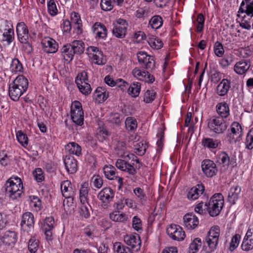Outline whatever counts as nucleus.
Returning <instances> with one entry per match:
<instances>
[{"label": "nucleus", "mask_w": 253, "mask_h": 253, "mask_svg": "<svg viewBox=\"0 0 253 253\" xmlns=\"http://www.w3.org/2000/svg\"><path fill=\"white\" fill-rule=\"evenodd\" d=\"M84 43L80 40H75L70 43L65 44L61 49L64 58L68 62L71 61L75 54L80 55L84 50Z\"/></svg>", "instance_id": "f257e3e1"}, {"label": "nucleus", "mask_w": 253, "mask_h": 253, "mask_svg": "<svg viewBox=\"0 0 253 253\" xmlns=\"http://www.w3.org/2000/svg\"><path fill=\"white\" fill-rule=\"evenodd\" d=\"M5 195L12 200H15L21 197L23 192V183L18 177H10L4 185Z\"/></svg>", "instance_id": "f03ea898"}, {"label": "nucleus", "mask_w": 253, "mask_h": 253, "mask_svg": "<svg viewBox=\"0 0 253 253\" xmlns=\"http://www.w3.org/2000/svg\"><path fill=\"white\" fill-rule=\"evenodd\" d=\"M224 205V197L221 193L214 194L210 199L208 203H206L205 206L210 216L215 217L219 214Z\"/></svg>", "instance_id": "7ed1b4c3"}, {"label": "nucleus", "mask_w": 253, "mask_h": 253, "mask_svg": "<svg viewBox=\"0 0 253 253\" xmlns=\"http://www.w3.org/2000/svg\"><path fill=\"white\" fill-rule=\"evenodd\" d=\"M208 126L211 130L216 133H223L227 127L224 119L216 116H213L209 119Z\"/></svg>", "instance_id": "20e7f679"}, {"label": "nucleus", "mask_w": 253, "mask_h": 253, "mask_svg": "<svg viewBox=\"0 0 253 253\" xmlns=\"http://www.w3.org/2000/svg\"><path fill=\"white\" fill-rule=\"evenodd\" d=\"M137 55L138 62L144 68L150 70L155 68V63L153 56L148 55L146 52L142 51H139Z\"/></svg>", "instance_id": "39448f33"}, {"label": "nucleus", "mask_w": 253, "mask_h": 253, "mask_svg": "<svg viewBox=\"0 0 253 253\" xmlns=\"http://www.w3.org/2000/svg\"><path fill=\"white\" fill-rule=\"evenodd\" d=\"M167 233L170 238L173 240L182 241L185 237L184 231L179 225L171 224L167 229Z\"/></svg>", "instance_id": "423d86ee"}, {"label": "nucleus", "mask_w": 253, "mask_h": 253, "mask_svg": "<svg viewBox=\"0 0 253 253\" xmlns=\"http://www.w3.org/2000/svg\"><path fill=\"white\" fill-rule=\"evenodd\" d=\"M201 167L203 173L208 177H212L218 171L216 164L213 161L210 159L203 160Z\"/></svg>", "instance_id": "0eeeda50"}, {"label": "nucleus", "mask_w": 253, "mask_h": 253, "mask_svg": "<svg viewBox=\"0 0 253 253\" xmlns=\"http://www.w3.org/2000/svg\"><path fill=\"white\" fill-rule=\"evenodd\" d=\"M34 216L30 212H25L22 216L20 223L21 229L26 232H29L34 229Z\"/></svg>", "instance_id": "6e6552de"}, {"label": "nucleus", "mask_w": 253, "mask_h": 253, "mask_svg": "<svg viewBox=\"0 0 253 253\" xmlns=\"http://www.w3.org/2000/svg\"><path fill=\"white\" fill-rule=\"evenodd\" d=\"M114 195L115 193L113 189L110 187H105L99 192L98 198L105 206H107L108 204L112 201Z\"/></svg>", "instance_id": "1a4fd4ad"}, {"label": "nucleus", "mask_w": 253, "mask_h": 253, "mask_svg": "<svg viewBox=\"0 0 253 253\" xmlns=\"http://www.w3.org/2000/svg\"><path fill=\"white\" fill-rule=\"evenodd\" d=\"M16 33L20 42H25L29 39V31L24 22L18 23L16 26Z\"/></svg>", "instance_id": "9d476101"}, {"label": "nucleus", "mask_w": 253, "mask_h": 253, "mask_svg": "<svg viewBox=\"0 0 253 253\" xmlns=\"http://www.w3.org/2000/svg\"><path fill=\"white\" fill-rule=\"evenodd\" d=\"M124 241L128 245L134 249L136 251L140 250L141 245V241L138 234L127 235L124 237Z\"/></svg>", "instance_id": "9b49d317"}, {"label": "nucleus", "mask_w": 253, "mask_h": 253, "mask_svg": "<svg viewBox=\"0 0 253 253\" xmlns=\"http://www.w3.org/2000/svg\"><path fill=\"white\" fill-rule=\"evenodd\" d=\"M184 224L188 229H194L199 224L198 217L193 213H187L183 216Z\"/></svg>", "instance_id": "f8f14e48"}, {"label": "nucleus", "mask_w": 253, "mask_h": 253, "mask_svg": "<svg viewBox=\"0 0 253 253\" xmlns=\"http://www.w3.org/2000/svg\"><path fill=\"white\" fill-rule=\"evenodd\" d=\"M239 12L246 13L253 21V0H243L239 8Z\"/></svg>", "instance_id": "ddd939ff"}, {"label": "nucleus", "mask_w": 253, "mask_h": 253, "mask_svg": "<svg viewBox=\"0 0 253 253\" xmlns=\"http://www.w3.org/2000/svg\"><path fill=\"white\" fill-rule=\"evenodd\" d=\"M205 191V186L203 184L196 185L191 188L187 194V198L190 200H195L202 195Z\"/></svg>", "instance_id": "4468645a"}, {"label": "nucleus", "mask_w": 253, "mask_h": 253, "mask_svg": "<svg viewBox=\"0 0 253 253\" xmlns=\"http://www.w3.org/2000/svg\"><path fill=\"white\" fill-rule=\"evenodd\" d=\"M64 163L67 171L69 173L74 174L77 170V161L72 156H66Z\"/></svg>", "instance_id": "2eb2a0df"}, {"label": "nucleus", "mask_w": 253, "mask_h": 253, "mask_svg": "<svg viewBox=\"0 0 253 253\" xmlns=\"http://www.w3.org/2000/svg\"><path fill=\"white\" fill-rule=\"evenodd\" d=\"M94 35L96 38L105 39L107 35V30L105 26L99 22H96L92 26Z\"/></svg>", "instance_id": "dca6fc26"}, {"label": "nucleus", "mask_w": 253, "mask_h": 253, "mask_svg": "<svg viewBox=\"0 0 253 253\" xmlns=\"http://www.w3.org/2000/svg\"><path fill=\"white\" fill-rule=\"evenodd\" d=\"M230 87V81L227 79H223L217 86L216 92L220 96H224L227 95Z\"/></svg>", "instance_id": "f3484780"}, {"label": "nucleus", "mask_w": 253, "mask_h": 253, "mask_svg": "<svg viewBox=\"0 0 253 253\" xmlns=\"http://www.w3.org/2000/svg\"><path fill=\"white\" fill-rule=\"evenodd\" d=\"M1 243L10 246L14 244L17 241V235L15 232L7 231L3 236L0 238Z\"/></svg>", "instance_id": "a211bd4d"}, {"label": "nucleus", "mask_w": 253, "mask_h": 253, "mask_svg": "<svg viewBox=\"0 0 253 253\" xmlns=\"http://www.w3.org/2000/svg\"><path fill=\"white\" fill-rule=\"evenodd\" d=\"M93 98L98 103H101L105 101L109 97V92L102 86L96 88L93 94Z\"/></svg>", "instance_id": "6ab92c4d"}, {"label": "nucleus", "mask_w": 253, "mask_h": 253, "mask_svg": "<svg viewBox=\"0 0 253 253\" xmlns=\"http://www.w3.org/2000/svg\"><path fill=\"white\" fill-rule=\"evenodd\" d=\"M116 166L119 169L123 171H126L129 174L134 175L136 173V170L130 164L126 163L125 160L122 159L117 160L116 162Z\"/></svg>", "instance_id": "aec40b11"}, {"label": "nucleus", "mask_w": 253, "mask_h": 253, "mask_svg": "<svg viewBox=\"0 0 253 253\" xmlns=\"http://www.w3.org/2000/svg\"><path fill=\"white\" fill-rule=\"evenodd\" d=\"M14 39L13 30L11 28L5 29L3 32L0 29V41L6 42L8 45L10 44Z\"/></svg>", "instance_id": "412c9836"}, {"label": "nucleus", "mask_w": 253, "mask_h": 253, "mask_svg": "<svg viewBox=\"0 0 253 253\" xmlns=\"http://www.w3.org/2000/svg\"><path fill=\"white\" fill-rule=\"evenodd\" d=\"M20 88L14 85L12 83L10 84L8 88V93L10 98L15 101H18L20 97L24 93Z\"/></svg>", "instance_id": "4be33fe9"}, {"label": "nucleus", "mask_w": 253, "mask_h": 253, "mask_svg": "<svg viewBox=\"0 0 253 253\" xmlns=\"http://www.w3.org/2000/svg\"><path fill=\"white\" fill-rule=\"evenodd\" d=\"M11 83L24 92L28 87V80L23 75H19Z\"/></svg>", "instance_id": "5701e85b"}, {"label": "nucleus", "mask_w": 253, "mask_h": 253, "mask_svg": "<svg viewBox=\"0 0 253 253\" xmlns=\"http://www.w3.org/2000/svg\"><path fill=\"white\" fill-rule=\"evenodd\" d=\"M250 62L247 60H242L234 66V71L239 75L245 73L250 67Z\"/></svg>", "instance_id": "b1692460"}, {"label": "nucleus", "mask_w": 253, "mask_h": 253, "mask_svg": "<svg viewBox=\"0 0 253 253\" xmlns=\"http://www.w3.org/2000/svg\"><path fill=\"white\" fill-rule=\"evenodd\" d=\"M115 150L118 156L124 158L128 157L129 159L131 158L128 152L126 151V144L124 142L119 141L117 144Z\"/></svg>", "instance_id": "393cba45"}, {"label": "nucleus", "mask_w": 253, "mask_h": 253, "mask_svg": "<svg viewBox=\"0 0 253 253\" xmlns=\"http://www.w3.org/2000/svg\"><path fill=\"white\" fill-rule=\"evenodd\" d=\"M241 191V188L238 186L231 187L228 194V202L232 205L234 204L236 201L238 199Z\"/></svg>", "instance_id": "a878e982"}, {"label": "nucleus", "mask_w": 253, "mask_h": 253, "mask_svg": "<svg viewBox=\"0 0 253 253\" xmlns=\"http://www.w3.org/2000/svg\"><path fill=\"white\" fill-rule=\"evenodd\" d=\"M218 114L222 119L227 118L229 115V106L226 102L219 103L216 106Z\"/></svg>", "instance_id": "bb28decb"}, {"label": "nucleus", "mask_w": 253, "mask_h": 253, "mask_svg": "<svg viewBox=\"0 0 253 253\" xmlns=\"http://www.w3.org/2000/svg\"><path fill=\"white\" fill-rule=\"evenodd\" d=\"M44 51L47 53H55L57 50L58 45L55 41L50 39L42 42Z\"/></svg>", "instance_id": "cd10ccee"}, {"label": "nucleus", "mask_w": 253, "mask_h": 253, "mask_svg": "<svg viewBox=\"0 0 253 253\" xmlns=\"http://www.w3.org/2000/svg\"><path fill=\"white\" fill-rule=\"evenodd\" d=\"M71 117L73 122L77 126H81L84 124L83 110L71 111Z\"/></svg>", "instance_id": "c85d7f7f"}, {"label": "nucleus", "mask_w": 253, "mask_h": 253, "mask_svg": "<svg viewBox=\"0 0 253 253\" xmlns=\"http://www.w3.org/2000/svg\"><path fill=\"white\" fill-rule=\"evenodd\" d=\"M71 182L69 180H65L61 183V190L63 197L66 199H70L72 201L73 200V198L72 197L70 192L72 190V188L70 187Z\"/></svg>", "instance_id": "c756f323"}, {"label": "nucleus", "mask_w": 253, "mask_h": 253, "mask_svg": "<svg viewBox=\"0 0 253 253\" xmlns=\"http://www.w3.org/2000/svg\"><path fill=\"white\" fill-rule=\"evenodd\" d=\"M65 150L70 154L79 156L82 155V148L76 142H70L65 146Z\"/></svg>", "instance_id": "7c9ffc66"}, {"label": "nucleus", "mask_w": 253, "mask_h": 253, "mask_svg": "<svg viewBox=\"0 0 253 253\" xmlns=\"http://www.w3.org/2000/svg\"><path fill=\"white\" fill-rule=\"evenodd\" d=\"M105 83L110 86H114L117 85L118 86H126V85H128V83L124 81L123 79H120L115 81L113 78L110 76L108 75L104 78Z\"/></svg>", "instance_id": "2f4dec72"}, {"label": "nucleus", "mask_w": 253, "mask_h": 253, "mask_svg": "<svg viewBox=\"0 0 253 253\" xmlns=\"http://www.w3.org/2000/svg\"><path fill=\"white\" fill-rule=\"evenodd\" d=\"M239 14H238L239 17H242L241 22L240 23V26L243 29L247 30H250L251 28V23L252 22V19L251 17L250 18L246 16L245 13H241L238 11Z\"/></svg>", "instance_id": "473e14b6"}, {"label": "nucleus", "mask_w": 253, "mask_h": 253, "mask_svg": "<svg viewBox=\"0 0 253 253\" xmlns=\"http://www.w3.org/2000/svg\"><path fill=\"white\" fill-rule=\"evenodd\" d=\"M141 89V84L134 82L130 85L127 90L128 94L132 97H136L138 96Z\"/></svg>", "instance_id": "72a5a7b5"}, {"label": "nucleus", "mask_w": 253, "mask_h": 253, "mask_svg": "<svg viewBox=\"0 0 253 253\" xmlns=\"http://www.w3.org/2000/svg\"><path fill=\"white\" fill-rule=\"evenodd\" d=\"M163 20L160 15H156L153 16L149 20V25L153 29H158L163 25Z\"/></svg>", "instance_id": "f704fd0d"}, {"label": "nucleus", "mask_w": 253, "mask_h": 253, "mask_svg": "<svg viewBox=\"0 0 253 253\" xmlns=\"http://www.w3.org/2000/svg\"><path fill=\"white\" fill-rule=\"evenodd\" d=\"M104 173L106 177L109 180H114L117 178L116 174V169L114 167L109 165L105 166L103 168Z\"/></svg>", "instance_id": "c9c22d12"}, {"label": "nucleus", "mask_w": 253, "mask_h": 253, "mask_svg": "<svg viewBox=\"0 0 253 253\" xmlns=\"http://www.w3.org/2000/svg\"><path fill=\"white\" fill-rule=\"evenodd\" d=\"M217 163L223 167H227L230 164V158L225 152H222L217 156Z\"/></svg>", "instance_id": "e433bc0d"}, {"label": "nucleus", "mask_w": 253, "mask_h": 253, "mask_svg": "<svg viewBox=\"0 0 253 253\" xmlns=\"http://www.w3.org/2000/svg\"><path fill=\"white\" fill-rule=\"evenodd\" d=\"M113 26L112 29L113 35L118 38H124L126 34L127 29H125V27H121L120 26L113 25Z\"/></svg>", "instance_id": "4c0bfd02"}, {"label": "nucleus", "mask_w": 253, "mask_h": 253, "mask_svg": "<svg viewBox=\"0 0 253 253\" xmlns=\"http://www.w3.org/2000/svg\"><path fill=\"white\" fill-rule=\"evenodd\" d=\"M10 70L12 73L23 72V65L17 58H14L12 60Z\"/></svg>", "instance_id": "58836bf2"}, {"label": "nucleus", "mask_w": 253, "mask_h": 253, "mask_svg": "<svg viewBox=\"0 0 253 253\" xmlns=\"http://www.w3.org/2000/svg\"><path fill=\"white\" fill-rule=\"evenodd\" d=\"M16 138L19 143L24 147H26L28 144V138L26 134L22 130L16 132Z\"/></svg>", "instance_id": "ea45409f"}, {"label": "nucleus", "mask_w": 253, "mask_h": 253, "mask_svg": "<svg viewBox=\"0 0 253 253\" xmlns=\"http://www.w3.org/2000/svg\"><path fill=\"white\" fill-rule=\"evenodd\" d=\"M114 250L115 253H133L128 247L122 245L120 242L114 244Z\"/></svg>", "instance_id": "a19ab883"}, {"label": "nucleus", "mask_w": 253, "mask_h": 253, "mask_svg": "<svg viewBox=\"0 0 253 253\" xmlns=\"http://www.w3.org/2000/svg\"><path fill=\"white\" fill-rule=\"evenodd\" d=\"M110 219L115 222H124L126 220V214L124 213H120L119 211H115L110 214Z\"/></svg>", "instance_id": "79ce46f5"}, {"label": "nucleus", "mask_w": 253, "mask_h": 253, "mask_svg": "<svg viewBox=\"0 0 253 253\" xmlns=\"http://www.w3.org/2000/svg\"><path fill=\"white\" fill-rule=\"evenodd\" d=\"M231 132L235 135L240 138L242 137V127L239 123L236 122H233L231 126Z\"/></svg>", "instance_id": "37998d69"}, {"label": "nucleus", "mask_w": 253, "mask_h": 253, "mask_svg": "<svg viewBox=\"0 0 253 253\" xmlns=\"http://www.w3.org/2000/svg\"><path fill=\"white\" fill-rule=\"evenodd\" d=\"M28 250L31 253H35L39 248V241L32 237L28 242Z\"/></svg>", "instance_id": "c03bdc74"}, {"label": "nucleus", "mask_w": 253, "mask_h": 253, "mask_svg": "<svg viewBox=\"0 0 253 253\" xmlns=\"http://www.w3.org/2000/svg\"><path fill=\"white\" fill-rule=\"evenodd\" d=\"M148 72V71H141L139 69L135 68L132 70V73L135 77L137 78L140 80L145 82Z\"/></svg>", "instance_id": "a18cd8bd"}, {"label": "nucleus", "mask_w": 253, "mask_h": 253, "mask_svg": "<svg viewBox=\"0 0 253 253\" xmlns=\"http://www.w3.org/2000/svg\"><path fill=\"white\" fill-rule=\"evenodd\" d=\"M148 72V71H141L139 69L135 68L132 70V73L135 77L137 78L140 80L145 82Z\"/></svg>", "instance_id": "49530a36"}, {"label": "nucleus", "mask_w": 253, "mask_h": 253, "mask_svg": "<svg viewBox=\"0 0 253 253\" xmlns=\"http://www.w3.org/2000/svg\"><path fill=\"white\" fill-rule=\"evenodd\" d=\"M125 126L129 131H133L137 127L136 120L132 117H127L125 121Z\"/></svg>", "instance_id": "de8ad7c7"}, {"label": "nucleus", "mask_w": 253, "mask_h": 253, "mask_svg": "<svg viewBox=\"0 0 253 253\" xmlns=\"http://www.w3.org/2000/svg\"><path fill=\"white\" fill-rule=\"evenodd\" d=\"M82 206L81 208V215L85 218H87L90 216V211L91 210V207L89 205L88 203L82 204Z\"/></svg>", "instance_id": "09e8293b"}, {"label": "nucleus", "mask_w": 253, "mask_h": 253, "mask_svg": "<svg viewBox=\"0 0 253 253\" xmlns=\"http://www.w3.org/2000/svg\"><path fill=\"white\" fill-rule=\"evenodd\" d=\"M88 192L87 187L83 185L80 190V199L82 204L87 203Z\"/></svg>", "instance_id": "8fccbe9b"}, {"label": "nucleus", "mask_w": 253, "mask_h": 253, "mask_svg": "<svg viewBox=\"0 0 253 253\" xmlns=\"http://www.w3.org/2000/svg\"><path fill=\"white\" fill-rule=\"evenodd\" d=\"M88 81V77L87 73L85 71H83L80 73L78 74L76 78L75 83L77 85H80L87 83Z\"/></svg>", "instance_id": "3c124183"}, {"label": "nucleus", "mask_w": 253, "mask_h": 253, "mask_svg": "<svg viewBox=\"0 0 253 253\" xmlns=\"http://www.w3.org/2000/svg\"><path fill=\"white\" fill-rule=\"evenodd\" d=\"M197 23L196 32L198 33H200L203 30L205 23V17L202 14L200 13L198 15Z\"/></svg>", "instance_id": "603ef678"}, {"label": "nucleus", "mask_w": 253, "mask_h": 253, "mask_svg": "<svg viewBox=\"0 0 253 253\" xmlns=\"http://www.w3.org/2000/svg\"><path fill=\"white\" fill-rule=\"evenodd\" d=\"M240 235L237 234L232 237L229 248L230 251L233 252L237 248L240 243Z\"/></svg>", "instance_id": "864d4df0"}, {"label": "nucleus", "mask_w": 253, "mask_h": 253, "mask_svg": "<svg viewBox=\"0 0 253 253\" xmlns=\"http://www.w3.org/2000/svg\"><path fill=\"white\" fill-rule=\"evenodd\" d=\"M149 45L154 49H159L161 48L163 46V42L157 38L150 39L148 41Z\"/></svg>", "instance_id": "5fc2aeb1"}, {"label": "nucleus", "mask_w": 253, "mask_h": 253, "mask_svg": "<svg viewBox=\"0 0 253 253\" xmlns=\"http://www.w3.org/2000/svg\"><path fill=\"white\" fill-rule=\"evenodd\" d=\"M150 11L148 8L143 7L138 9L136 12V16L138 18H145L149 16Z\"/></svg>", "instance_id": "6e6d98bb"}, {"label": "nucleus", "mask_w": 253, "mask_h": 253, "mask_svg": "<svg viewBox=\"0 0 253 253\" xmlns=\"http://www.w3.org/2000/svg\"><path fill=\"white\" fill-rule=\"evenodd\" d=\"M218 143L217 140H213L212 138H205L203 141V145L209 148H215L217 147Z\"/></svg>", "instance_id": "4d7b16f0"}, {"label": "nucleus", "mask_w": 253, "mask_h": 253, "mask_svg": "<svg viewBox=\"0 0 253 253\" xmlns=\"http://www.w3.org/2000/svg\"><path fill=\"white\" fill-rule=\"evenodd\" d=\"M30 198L31 199V204H33L36 210L37 211H41L42 208L41 199L36 196H31Z\"/></svg>", "instance_id": "13d9d810"}, {"label": "nucleus", "mask_w": 253, "mask_h": 253, "mask_svg": "<svg viewBox=\"0 0 253 253\" xmlns=\"http://www.w3.org/2000/svg\"><path fill=\"white\" fill-rule=\"evenodd\" d=\"M79 90L83 94L87 95L90 93L91 88L89 84L84 83V84L80 85H77Z\"/></svg>", "instance_id": "bf43d9fd"}, {"label": "nucleus", "mask_w": 253, "mask_h": 253, "mask_svg": "<svg viewBox=\"0 0 253 253\" xmlns=\"http://www.w3.org/2000/svg\"><path fill=\"white\" fill-rule=\"evenodd\" d=\"M202 245L201 240L199 238L194 239L193 241L190 244L189 248L193 251L192 253H196L199 250V247Z\"/></svg>", "instance_id": "052dcab7"}, {"label": "nucleus", "mask_w": 253, "mask_h": 253, "mask_svg": "<svg viewBox=\"0 0 253 253\" xmlns=\"http://www.w3.org/2000/svg\"><path fill=\"white\" fill-rule=\"evenodd\" d=\"M242 249L244 251H249L253 249V239H243L241 245Z\"/></svg>", "instance_id": "680f3d73"}, {"label": "nucleus", "mask_w": 253, "mask_h": 253, "mask_svg": "<svg viewBox=\"0 0 253 253\" xmlns=\"http://www.w3.org/2000/svg\"><path fill=\"white\" fill-rule=\"evenodd\" d=\"M246 148L251 150L253 148V128L248 132L246 139Z\"/></svg>", "instance_id": "e2e57ef3"}, {"label": "nucleus", "mask_w": 253, "mask_h": 253, "mask_svg": "<svg viewBox=\"0 0 253 253\" xmlns=\"http://www.w3.org/2000/svg\"><path fill=\"white\" fill-rule=\"evenodd\" d=\"M132 227L138 232H141L142 231L141 220L137 216L133 217Z\"/></svg>", "instance_id": "0e129e2a"}, {"label": "nucleus", "mask_w": 253, "mask_h": 253, "mask_svg": "<svg viewBox=\"0 0 253 253\" xmlns=\"http://www.w3.org/2000/svg\"><path fill=\"white\" fill-rule=\"evenodd\" d=\"M211 82L214 84L218 83L221 79V73L214 69L211 70Z\"/></svg>", "instance_id": "69168bd1"}, {"label": "nucleus", "mask_w": 253, "mask_h": 253, "mask_svg": "<svg viewBox=\"0 0 253 253\" xmlns=\"http://www.w3.org/2000/svg\"><path fill=\"white\" fill-rule=\"evenodd\" d=\"M214 51L215 54L218 57H221L224 52L223 45L219 42H215L214 46Z\"/></svg>", "instance_id": "338daca9"}, {"label": "nucleus", "mask_w": 253, "mask_h": 253, "mask_svg": "<svg viewBox=\"0 0 253 253\" xmlns=\"http://www.w3.org/2000/svg\"><path fill=\"white\" fill-rule=\"evenodd\" d=\"M156 92L153 90H147L144 94L143 100L146 103L152 102L155 98Z\"/></svg>", "instance_id": "774afa93"}]
</instances>
